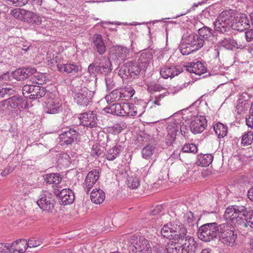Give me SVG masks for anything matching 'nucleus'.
Returning a JSON list of instances; mask_svg holds the SVG:
<instances>
[{
	"instance_id": "1",
	"label": "nucleus",
	"mask_w": 253,
	"mask_h": 253,
	"mask_svg": "<svg viewBox=\"0 0 253 253\" xmlns=\"http://www.w3.org/2000/svg\"><path fill=\"white\" fill-rule=\"evenodd\" d=\"M247 208L243 205H234L228 207L224 212V218L230 224L234 227L236 225H243L247 227L246 223Z\"/></svg>"
},
{
	"instance_id": "2",
	"label": "nucleus",
	"mask_w": 253,
	"mask_h": 253,
	"mask_svg": "<svg viewBox=\"0 0 253 253\" xmlns=\"http://www.w3.org/2000/svg\"><path fill=\"white\" fill-rule=\"evenodd\" d=\"M219 238L220 241L225 245L234 247L236 245L237 234L235 232V227L229 223H224L219 225Z\"/></svg>"
},
{
	"instance_id": "3",
	"label": "nucleus",
	"mask_w": 253,
	"mask_h": 253,
	"mask_svg": "<svg viewBox=\"0 0 253 253\" xmlns=\"http://www.w3.org/2000/svg\"><path fill=\"white\" fill-rule=\"evenodd\" d=\"M233 16L231 11L225 10L222 11L214 22V30L215 31L224 34L228 35L232 27Z\"/></svg>"
},
{
	"instance_id": "4",
	"label": "nucleus",
	"mask_w": 253,
	"mask_h": 253,
	"mask_svg": "<svg viewBox=\"0 0 253 253\" xmlns=\"http://www.w3.org/2000/svg\"><path fill=\"white\" fill-rule=\"evenodd\" d=\"M219 225L216 222L205 224L198 230V238L203 241L209 242L216 238L219 235Z\"/></svg>"
},
{
	"instance_id": "5",
	"label": "nucleus",
	"mask_w": 253,
	"mask_h": 253,
	"mask_svg": "<svg viewBox=\"0 0 253 253\" xmlns=\"http://www.w3.org/2000/svg\"><path fill=\"white\" fill-rule=\"evenodd\" d=\"M187 229L182 224L169 223L165 224L161 229L162 235L166 238H172L175 241L178 236L186 235Z\"/></svg>"
},
{
	"instance_id": "6",
	"label": "nucleus",
	"mask_w": 253,
	"mask_h": 253,
	"mask_svg": "<svg viewBox=\"0 0 253 253\" xmlns=\"http://www.w3.org/2000/svg\"><path fill=\"white\" fill-rule=\"evenodd\" d=\"M55 201L53 193L48 191H43L40 195L37 204L42 211L48 213H52L54 210Z\"/></svg>"
},
{
	"instance_id": "7",
	"label": "nucleus",
	"mask_w": 253,
	"mask_h": 253,
	"mask_svg": "<svg viewBox=\"0 0 253 253\" xmlns=\"http://www.w3.org/2000/svg\"><path fill=\"white\" fill-rule=\"evenodd\" d=\"M129 242L134 248L132 250L133 253H152L149 241L143 237L131 236Z\"/></svg>"
},
{
	"instance_id": "8",
	"label": "nucleus",
	"mask_w": 253,
	"mask_h": 253,
	"mask_svg": "<svg viewBox=\"0 0 253 253\" xmlns=\"http://www.w3.org/2000/svg\"><path fill=\"white\" fill-rule=\"evenodd\" d=\"M22 93L25 98L35 100L44 96L46 93V90L44 87L39 85L26 84L22 88Z\"/></svg>"
},
{
	"instance_id": "9",
	"label": "nucleus",
	"mask_w": 253,
	"mask_h": 253,
	"mask_svg": "<svg viewBox=\"0 0 253 253\" xmlns=\"http://www.w3.org/2000/svg\"><path fill=\"white\" fill-rule=\"evenodd\" d=\"M47 95L48 98L45 102L44 112L49 114H56L62 112L63 107L59 99L55 98L52 93H50Z\"/></svg>"
},
{
	"instance_id": "10",
	"label": "nucleus",
	"mask_w": 253,
	"mask_h": 253,
	"mask_svg": "<svg viewBox=\"0 0 253 253\" xmlns=\"http://www.w3.org/2000/svg\"><path fill=\"white\" fill-rule=\"evenodd\" d=\"M181 248L183 253H194L197 248V244L194 238L189 236H178L176 240Z\"/></svg>"
},
{
	"instance_id": "11",
	"label": "nucleus",
	"mask_w": 253,
	"mask_h": 253,
	"mask_svg": "<svg viewBox=\"0 0 253 253\" xmlns=\"http://www.w3.org/2000/svg\"><path fill=\"white\" fill-rule=\"evenodd\" d=\"M78 134V131L71 127L65 128L61 130L59 135V142L61 145L71 144Z\"/></svg>"
},
{
	"instance_id": "12",
	"label": "nucleus",
	"mask_w": 253,
	"mask_h": 253,
	"mask_svg": "<svg viewBox=\"0 0 253 253\" xmlns=\"http://www.w3.org/2000/svg\"><path fill=\"white\" fill-rule=\"evenodd\" d=\"M92 93L86 87H84L74 95V101L80 106H87L91 101Z\"/></svg>"
},
{
	"instance_id": "13",
	"label": "nucleus",
	"mask_w": 253,
	"mask_h": 253,
	"mask_svg": "<svg viewBox=\"0 0 253 253\" xmlns=\"http://www.w3.org/2000/svg\"><path fill=\"white\" fill-rule=\"evenodd\" d=\"M81 124L87 127L93 128L97 126V115L93 111H88L79 115Z\"/></svg>"
},
{
	"instance_id": "14",
	"label": "nucleus",
	"mask_w": 253,
	"mask_h": 253,
	"mask_svg": "<svg viewBox=\"0 0 253 253\" xmlns=\"http://www.w3.org/2000/svg\"><path fill=\"white\" fill-rule=\"evenodd\" d=\"M55 195L59 197L60 202L63 205H70L73 203L75 196L73 192L69 189H58L55 190Z\"/></svg>"
},
{
	"instance_id": "15",
	"label": "nucleus",
	"mask_w": 253,
	"mask_h": 253,
	"mask_svg": "<svg viewBox=\"0 0 253 253\" xmlns=\"http://www.w3.org/2000/svg\"><path fill=\"white\" fill-rule=\"evenodd\" d=\"M99 177L100 172L98 169H94L87 173L83 183V188L86 193L93 187Z\"/></svg>"
},
{
	"instance_id": "16",
	"label": "nucleus",
	"mask_w": 253,
	"mask_h": 253,
	"mask_svg": "<svg viewBox=\"0 0 253 253\" xmlns=\"http://www.w3.org/2000/svg\"><path fill=\"white\" fill-rule=\"evenodd\" d=\"M207 120L203 116H198L192 120L190 124L189 127L192 133L194 134L200 133L206 128Z\"/></svg>"
},
{
	"instance_id": "17",
	"label": "nucleus",
	"mask_w": 253,
	"mask_h": 253,
	"mask_svg": "<svg viewBox=\"0 0 253 253\" xmlns=\"http://www.w3.org/2000/svg\"><path fill=\"white\" fill-rule=\"evenodd\" d=\"M127 110H126V116L128 117H133L137 116H141L145 111L146 105L145 103L142 104H133L127 103Z\"/></svg>"
},
{
	"instance_id": "18",
	"label": "nucleus",
	"mask_w": 253,
	"mask_h": 253,
	"mask_svg": "<svg viewBox=\"0 0 253 253\" xmlns=\"http://www.w3.org/2000/svg\"><path fill=\"white\" fill-rule=\"evenodd\" d=\"M182 71V68L180 66L166 65L161 68L160 75L164 79L171 78L177 76Z\"/></svg>"
},
{
	"instance_id": "19",
	"label": "nucleus",
	"mask_w": 253,
	"mask_h": 253,
	"mask_svg": "<svg viewBox=\"0 0 253 253\" xmlns=\"http://www.w3.org/2000/svg\"><path fill=\"white\" fill-rule=\"evenodd\" d=\"M6 102H7V107L12 109H20L26 108L28 107L27 102L22 97L18 95H14L6 99Z\"/></svg>"
},
{
	"instance_id": "20",
	"label": "nucleus",
	"mask_w": 253,
	"mask_h": 253,
	"mask_svg": "<svg viewBox=\"0 0 253 253\" xmlns=\"http://www.w3.org/2000/svg\"><path fill=\"white\" fill-rule=\"evenodd\" d=\"M8 251L10 253H25L27 250V241L24 239L16 240L8 243Z\"/></svg>"
},
{
	"instance_id": "21",
	"label": "nucleus",
	"mask_w": 253,
	"mask_h": 253,
	"mask_svg": "<svg viewBox=\"0 0 253 253\" xmlns=\"http://www.w3.org/2000/svg\"><path fill=\"white\" fill-rule=\"evenodd\" d=\"M96 64L98 67V74L106 76L107 73L112 71L111 62L105 57H101L98 60L96 59Z\"/></svg>"
},
{
	"instance_id": "22",
	"label": "nucleus",
	"mask_w": 253,
	"mask_h": 253,
	"mask_svg": "<svg viewBox=\"0 0 253 253\" xmlns=\"http://www.w3.org/2000/svg\"><path fill=\"white\" fill-rule=\"evenodd\" d=\"M233 28L238 31L243 32L250 27L249 21L246 15L241 14L237 16L232 23Z\"/></svg>"
},
{
	"instance_id": "23",
	"label": "nucleus",
	"mask_w": 253,
	"mask_h": 253,
	"mask_svg": "<svg viewBox=\"0 0 253 253\" xmlns=\"http://www.w3.org/2000/svg\"><path fill=\"white\" fill-rule=\"evenodd\" d=\"M130 49L126 47L117 45L114 47L113 57L118 61H124L129 58Z\"/></svg>"
},
{
	"instance_id": "24",
	"label": "nucleus",
	"mask_w": 253,
	"mask_h": 253,
	"mask_svg": "<svg viewBox=\"0 0 253 253\" xmlns=\"http://www.w3.org/2000/svg\"><path fill=\"white\" fill-rule=\"evenodd\" d=\"M127 103H116L111 105L109 107H106L105 110L108 113L115 114L117 116H126L127 110Z\"/></svg>"
},
{
	"instance_id": "25",
	"label": "nucleus",
	"mask_w": 253,
	"mask_h": 253,
	"mask_svg": "<svg viewBox=\"0 0 253 253\" xmlns=\"http://www.w3.org/2000/svg\"><path fill=\"white\" fill-rule=\"evenodd\" d=\"M185 67L188 72L198 75H201L206 73L207 71L206 66L200 61L189 63Z\"/></svg>"
},
{
	"instance_id": "26",
	"label": "nucleus",
	"mask_w": 253,
	"mask_h": 253,
	"mask_svg": "<svg viewBox=\"0 0 253 253\" xmlns=\"http://www.w3.org/2000/svg\"><path fill=\"white\" fill-rule=\"evenodd\" d=\"M58 70L60 72H66L67 74L74 75L81 71L80 65L73 62L66 64L58 63L56 65Z\"/></svg>"
},
{
	"instance_id": "27",
	"label": "nucleus",
	"mask_w": 253,
	"mask_h": 253,
	"mask_svg": "<svg viewBox=\"0 0 253 253\" xmlns=\"http://www.w3.org/2000/svg\"><path fill=\"white\" fill-rule=\"evenodd\" d=\"M35 68L28 67L18 69L13 72V76L17 81H22L27 79L36 72Z\"/></svg>"
},
{
	"instance_id": "28",
	"label": "nucleus",
	"mask_w": 253,
	"mask_h": 253,
	"mask_svg": "<svg viewBox=\"0 0 253 253\" xmlns=\"http://www.w3.org/2000/svg\"><path fill=\"white\" fill-rule=\"evenodd\" d=\"M125 145L123 142H117L116 146L109 149L106 155V158L109 161H113L119 156L120 153L123 151Z\"/></svg>"
},
{
	"instance_id": "29",
	"label": "nucleus",
	"mask_w": 253,
	"mask_h": 253,
	"mask_svg": "<svg viewBox=\"0 0 253 253\" xmlns=\"http://www.w3.org/2000/svg\"><path fill=\"white\" fill-rule=\"evenodd\" d=\"M186 43L190 44L195 50L197 51L201 48L204 44L205 41L197 34H192L185 38Z\"/></svg>"
},
{
	"instance_id": "30",
	"label": "nucleus",
	"mask_w": 253,
	"mask_h": 253,
	"mask_svg": "<svg viewBox=\"0 0 253 253\" xmlns=\"http://www.w3.org/2000/svg\"><path fill=\"white\" fill-rule=\"evenodd\" d=\"M219 46L224 47L226 49L233 50L234 48H242L245 46L244 44H238L235 40L232 38H224L218 42Z\"/></svg>"
},
{
	"instance_id": "31",
	"label": "nucleus",
	"mask_w": 253,
	"mask_h": 253,
	"mask_svg": "<svg viewBox=\"0 0 253 253\" xmlns=\"http://www.w3.org/2000/svg\"><path fill=\"white\" fill-rule=\"evenodd\" d=\"M92 40L93 45L96 47L97 51L100 55L103 54L106 52V48L102 36L100 34H95Z\"/></svg>"
},
{
	"instance_id": "32",
	"label": "nucleus",
	"mask_w": 253,
	"mask_h": 253,
	"mask_svg": "<svg viewBox=\"0 0 253 253\" xmlns=\"http://www.w3.org/2000/svg\"><path fill=\"white\" fill-rule=\"evenodd\" d=\"M105 198L104 192L100 189H94L90 194V199L95 204H100Z\"/></svg>"
},
{
	"instance_id": "33",
	"label": "nucleus",
	"mask_w": 253,
	"mask_h": 253,
	"mask_svg": "<svg viewBox=\"0 0 253 253\" xmlns=\"http://www.w3.org/2000/svg\"><path fill=\"white\" fill-rule=\"evenodd\" d=\"M152 58L153 55L152 52L146 50L140 54L137 63L141 66V68L145 69Z\"/></svg>"
},
{
	"instance_id": "34",
	"label": "nucleus",
	"mask_w": 253,
	"mask_h": 253,
	"mask_svg": "<svg viewBox=\"0 0 253 253\" xmlns=\"http://www.w3.org/2000/svg\"><path fill=\"white\" fill-rule=\"evenodd\" d=\"M213 156L211 154H200L198 156L197 164L201 167H208L211 164Z\"/></svg>"
},
{
	"instance_id": "35",
	"label": "nucleus",
	"mask_w": 253,
	"mask_h": 253,
	"mask_svg": "<svg viewBox=\"0 0 253 253\" xmlns=\"http://www.w3.org/2000/svg\"><path fill=\"white\" fill-rule=\"evenodd\" d=\"M213 130L218 138H222L227 133V127L221 123H217L213 125Z\"/></svg>"
},
{
	"instance_id": "36",
	"label": "nucleus",
	"mask_w": 253,
	"mask_h": 253,
	"mask_svg": "<svg viewBox=\"0 0 253 253\" xmlns=\"http://www.w3.org/2000/svg\"><path fill=\"white\" fill-rule=\"evenodd\" d=\"M128 67V71L130 72V77L135 78L139 75L141 70H144L141 66L135 61H129L127 63Z\"/></svg>"
},
{
	"instance_id": "37",
	"label": "nucleus",
	"mask_w": 253,
	"mask_h": 253,
	"mask_svg": "<svg viewBox=\"0 0 253 253\" xmlns=\"http://www.w3.org/2000/svg\"><path fill=\"white\" fill-rule=\"evenodd\" d=\"M44 180L47 183L58 185L60 183L62 177L59 173H51L46 174L44 176Z\"/></svg>"
},
{
	"instance_id": "38",
	"label": "nucleus",
	"mask_w": 253,
	"mask_h": 253,
	"mask_svg": "<svg viewBox=\"0 0 253 253\" xmlns=\"http://www.w3.org/2000/svg\"><path fill=\"white\" fill-rule=\"evenodd\" d=\"M184 223L189 227L197 226V219L194 215V213L190 211L186 212L183 216Z\"/></svg>"
},
{
	"instance_id": "39",
	"label": "nucleus",
	"mask_w": 253,
	"mask_h": 253,
	"mask_svg": "<svg viewBox=\"0 0 253 253\" xmlns=\"http://www.w3.org/2000/svg\"><path fill=\"white\" fill-rule=\"evenodd\" d=\"M168 253H183L178 241L169 242L166 247Z\"/></svg>"
},
{
	"instance_id": "40",
	"label": "nucleus",
	"mask_w": 253,
	"mask_h": 253,
	"mask_svg": "<svg viewBox=\"0 0 253 253\" xmlns=\"http://www.w3.org/2000/svg\"><path fill=\"white\" fill-rule=\"evenodd\" d=\"M179 50L183 55H187L195 51V48H193L190 44L186 43V40L184 39L183 42L179 46Z\"/></svg>"
},
{
	"instance_id": "41",
	"label": "nucleus",
	"mask_w": 253,
	"mask_h": 253,
	"mask_svg": "<svg viewBox=\"0 0 253 253\" xmlns=\"http://www.w3.org/2000/svg\"><path fill=\"white\" fill-rule=\"evenodd\" d=\"M120 89L123 100H127L130 99L135 93L134 89L130 86H126Z\"/></svg>"
},
{
	"instance_id": "42",
	"label": "nucleus",
	"mask_w": 253,
	"mask_h": 253,
	"mask_svg": "<svg viewBox=\"0 0 253 253\" xmlns=\"http://www.w3.org/2000/svg\"><path fill=\"white\" fill-rule=\"evenodd\" d=\"M212 31L211 28L207 26H204L198 30L199 36L204 40H207L212 37Z\"/></svg>"
},
{
	"instance_id": "43",
	"label": "nucleus",
	"mask_w": 253,
	"mask_h": 253,
	"mask_svg": "<svg viewBox=\"0 0 253 253\" xmlns=\"http://www.w3.org/2000/svg\"><path fill=\"white\" fill-rule=\"evenodd\" d=\"M155 152V147L151 145H147L141 151L142 157L146 160L151 158Z\"/></svg>"
},
{
	"instance_id": "44",
	"label": "nucleus",
	"mask_w": 253,
	"mask_h": 253,
	"mask_svg": "<svg viewBox=\"0 0 253 253\" xmlns=\"http://www.w3.org/2000/svg\"><path fill=\"white\" fill-rule=\"evenodd\" d=\"M140 181L137 177L128 176L126 183L127 186L132 189L137 188L140 185Z\"/></svg>"
},
{
	"instance_id": "45",
	"label": "nucleus",
	"mask_w": 253,
	"mask_h": 253,
	"mask_svg": "<svg viewBox=\"0 0 253 253\" xmlns=\"http://www.w3.org/2000/svg\"><path fill=\"white\" fill-rule=\"evenodd\" d=\"M116 77L111 76V75H107L105 76V80L107 89L111 90L116 87Z\"/></svg>"
},
{
	"instance_id": "46",
	"label": "nucleus",
	"mask_w": 253,
	"mask_h": 253,
	"mask_svg": "<svg viewBox=\"0 0 253 253\" xmlns=\"http://www.w3.org/2000/svg\"><path fill=\"white\" fill-rule=\"evenodd\" d=\"M106 97L107 99H110L112 102L123 100L121 89H114L111 93Z\"/></svg>"
},
{
	"instance_id": "47",
	"label": "nucleus",
	"mask_w": 253,
	"mask_h": 253,
	"mask_svg": "<svg viewBox=\"0 0 253 253\" xmlns=\"http://www.w3.org/2000/svg\"><path fill=\"white\" fill-rule=\"evenodd\" d=\"M253 141V132L248 131L242 135L241 138V144L243 146L251 145Z\"/></svg>"
},
{
	"instance_id": "48",
	"label": "nucleus",
	"mask_w": 253,
	"mask_h": 253,
	"mask_svg": "<svg viewBox=\"0 0 253 253\" xmlns=\"http://www.w3.org/2000/svg\"><path fill=\"white\" fill-rule=\"evenodd\" d=\"M38 31L43 35L50 36L52 32L50 22L47 21L46 23L42 24V26L38 28Z\"/></svg>"
},
{
	"instance_id": "49",
	"label": "nucleus",
	"mask_w": 253,
	"mask_h": 253,
	"mask_svg": "<svg viewBox=\"0 0 253 253\" xmlns=\"http://www.w3.org/2000/svg\"><path fill=\"white\" fill-rule=\"evenodd\" d=\"M249 107L248 103H244L242 102H238L236 107L235 111L239 115H243L248 111Z\"/></svg>"
},
{
	"instance_id": "50",
	"label": "nucleus",
	"mask_w": 253,
	"mask_h": 253,
	"mask_svg": "<svg viewBox=\"0 0 253 253\" xmlns=\"http://www.w3.org/2000/svg\"><path fill=\"white\" fill-rule=\"evenodd\" d=\"M183 153H191L195 154L198 151L197 146L193 143L185 144L181 149Z\"/></svg>"
},
{
	"instance_id": "51",
	"label": "nucleus",
	"mask_w": 253,
	"mask_h": 253,
	"mask_svg": "<svg viewBox=\"0 0 253 253\" xmlns=\"http://www.w3.org/2000/svg\"><path fill=\"white\" fill-rule=\"evenodd\" d=\"M165 89L166 88L156 83H150L147 85V89L151 93L154 91H160Z\"/></svg>"
},
{
	"instance_id": "52",
	"label": "nucleus",
	"mask_w": 253,
	"mask_h": 253,
	"mask_svg": "<svg viewBox=\"0 0 253 253\" xmlns=\"http://www.w3.org/2000/svg\"><path fill=\"white\" fill-rule=\"evenodd\" d=\"M30 81L33 84H42L45 82V76L43 74H38L31 77Z\"/></svg>"
},
{
	"instance_id": "53",
	"label": "nucleus",
	"mask_w": 253,
	"mask_h": 253,
	"mask_svg": "<svg viewBox=\"0 0 253 253\" xmlns=\"http://www.w3.org/2000/svg\"><path fill=\"white\" fill-rule=\"evenodd\" d=\"M168 134L176 136V133L178 130L177 125L174 122H171L168 124L167 126Z\"/></svg>"
},
{
	"instance_id": "54",
	"label": "nucleus",
	"mask_w": 253,
	"mask_h": 253,
	"mask_svg": "<svg viewBox=\"0 0 253 253\" xmlns=\"http://www.w3.org/2000/svg\"><path fill=\"white\" fill-rule=\"evenodd\" d=\"M14 92L15 89L12 87H3L0 86V97H3L6 94H13Z\"/></svg>"
},
{
	"instance_id": "55",
	"label": "nucleus",
	"mask_w": 253,
	"mask_h": 253,
	"mask_svg": "<svg viewBox=\"0 0 253 253\" xmlns=\"http://www.w3.org/2000/svg\"><path fill=\"white\" fill-rule=\"evenodd\" d=\"M9 5L22 6L27 3V0H2Z\"/></svg>"
},
{
	"instance_id": "56",
	"label": "nucleus",
	"mask_w": 253,
	"mask_h": 253,
	"mask_svg": "<svg viewBox=\"0 0 253 253\" xmlns=\"http://www.w3.org/2000/svg\"><path fill=\"white\" fill-rule=\"evenodd\" d=\"M118 74L122 78L130 76V72L128 71V67L127 63L125 65L122 66L119 71Z\"/></svg>"
},
{
	"instance_id": "57",
	"label": "nucleus",
	"mask_w": 253,
	"mask_h": 253,
	"mask_svg": "<svg viewBox=\"0 0 253 253\" xmlns=\"http://www.w3.org/2000/svg\"><path fill=\"white\" fill-rule=\"evenodd\" d=\"M103 148L100 145H94L91 152V155L94 157L100 156L103 152Z\"/></svg>"
},
{
	"instance_id": "58",
	"label": "nucleus",
	"mask_w": 253,
	"mask_h": 253,
	"mask_svg": "<svg viewBox=\"0 0 253 253\" xmlns=\"http://www.w3.org/2000/svg\"><path fill=\"white\" fill-rule=\"evenodd\" d=\"M33 13L32 12L23 9V11H22V19L29 23L32 15H33Z\"/></svg>"
},
{
	"instance_id": "59",
	"label": "nucleus",
	"mask_w": 253,
	"mask_h": 253,
	"mask_svg": "<svg viewBox=\"0 0 253 253\" xmlns=\"http://www.w3.org/2000/svg\"><path fill=\"white\" fill-rule=\"evenodd\" d=\"M123 129V127L119 124H115L112 127H109L110 132L114 134H117L120 133Z\"/></svg>"
},
{
	"instance_id": "60",
	"label": "nucleus",
	"mask_w": 253,
	"mask_h": 253,
	"mask_svg": "<svg viewBox=\"0 0 253 253\" xmlns=\"http://www.w3.org/2000/svg\"><path fill=\"white\" fill-rule=\"evenodd\" d=\"M252 97V96L246 92H243L239 97L238 102H242L244 103H248V100Z\"/></svg>"
},
{
	"instance_id": "61",
	"label": "nucleus",
	"mask_w": 253,
	"mask_h": 253,
	"mask_svg": "<svg viewBox=\"0 0 253 253\" xmlns=\"http://www.w3.org/2000/svg\"><path fill=\"white\" fill-rule=\"evenodd\" d=\"M40 241L37 240L34 238H30L28 242H27V248L38 247L40 245Z\"/></svg>"
},
{
	"instance_id": "62",
	"label": "nucleus",
	"mask_w": 253,
	"mask_h": 253,
	"mask_svg": "<svg viewBox=\"0 0 253 253\" xmlns=\"http://www.w3.org/2000/svg\"><path fill=\"white\" fill-rule=\"evenodd\" d=\"M97 65L96 64V61L95 63L90 64L88 67V72L91 75H95L96 73H98Z\"/></svg>"
},
{
	"instance_id": "63",
	"label": "nucleus",
	"mask_w": 253,
	"mask_h": 253,
	"mask_svg": "<svg viewBox=\"0 0 253 253\" xmlns=\"http://www.w3.org/2000/svg\"><path fill=\"white\" fill-rule=\"evenodd\" d=\"M29 23L39 25L42 23V18L39 15L34 13Z\"/></svg>"
},
{
	"instance_id": "64",
	"label": "nucleus",
	"mask_w": 253,
	"mask_h": 253,
	"mask_svg": "<svg viewBox=\"0 0 253 253\" xmlns=\"http://www.w3.org/2000/svg\"><path fill=\"white\" fill-rule=\"evenodd\" d=\"M251 223L252 224H253V208L249 211H247V213L246 214V223Z\"/></svg>"
}]
</instances>
